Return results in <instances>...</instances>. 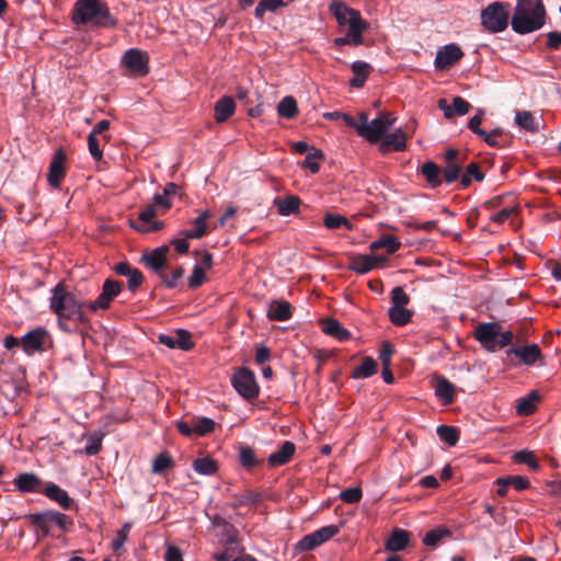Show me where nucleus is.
Here are the masks:
<instances>
[{
    "label": "nucleus",
    "instance_id": "9d476101",
    "mask_svg": "<svg viewBox=\"0 0 561 561\" xmlns=\"http://www.w3.org/2000/svg\"><path fill=\"white\" fill-rule=\"evenodd\" d=\"M340 531V528L335 525H329L324 526L309 535H306L304 538H301L297 545L296 549L299 551H310L314 548L321 546L322 543L327 542L331 538H333L337 533Z\"/></svg>",
    "mask_w": 561,
    "mask_h": 561
},
{
    "label": "nucleus",
    "instance_id": "a18cd8bd",
    "mask_svg": "<svg viewBox=\"0 0 561 561\" xmlns=\"http://www.w3.org/2000/svg\"><path fill=\"white\" fill-rule=\"evenodd\" d=\"M437 435L444 443L455 446L459 439V431L454 426L440 425L437 427Z\"/></svg>",
    "mask_w": 561,
    "mask_h": 561
},
{
    "label": "nucleus",
    "instance_id": "e2e57ef3",
    "mask_svg": "<svg viewBox=\"0 0 561 561\" xmlns=\"http://www.w3.org/2000/svg\"><path fill=\"white\" fill-rule=\"evenodd\" d=\"M110 128V122L106 119L100 121L91 130L89 135L99 136L102 138L103 142L106 144L110 140V136L105 134V131Z\"/></svg>",
    "mask_w": 561,
    "mask_h": 561
},
{
    "label": "nucleus",
    "instance_id": "864d4df0",
    "mask_svg": "<svg viewBox=\"0 0 561 561\" xmlns=\"http://www.w3.org/2000/svg\"><path fill=\"white\" fill-rule=\"evenodd\" d=\"M517 213H518V207L515 206V205H511V206L503 207L497 213H494L490 217V219L493 222L503 224L504 221H506L508 218H511L512 216L516 215Z\"/></svg>",
    "mask_w": 561,
    "mask_h": 561
},
{
    "label": "nucleus",
    "instance_id": "72a5a7b5",
    "mask_svg": "<svg viewBox=\"0 0 561 561\" xmlns=\"http://www.w3.org/2000/svg\"><path fill=\"white\" fill-rule=\"evenodd\" d=\"M168 247H160L144 256L147 265L160 272L167 261Z\"/></svg>",
    "mask_w": 561,
    "mask_h": 561
},
{
    "label": "nucleus",
    "instance_id": "774afa93",
    "mask_svg": "<svg viewBox=\"0 0 561 561\" xmlns=\"http://www.w3.org/2000/svg\"><path fill=\"white\" fill-rule=\"evenodd\" d=\"M164 561H184L183 554L180 548L174 545H168L164 554Z\"/></svg>",
    "mask_w": 561,
    "mask_h": 561
},
{
    "label": "nucleus",
    "instance_id": "7c9ffc66",
    "mask_svg": "<svg viewBox=\"0 0 561 561\" xmlns=\"http://www.w3.org/2000/svg\"><path fill=\"white\" fill-rule=\"evenodd\" d=\"M539 396L537 391H530L527 396L522 397L516 403V413L518 415H530L537 409Z\"/></svg>",
    "mask_w": 561,
    "mask_h": 561
},
{
    "label": "nucleus",
    "instance_id": "a878e982",
    "mask_svg": "<svg viewBox=\"0 0 561 561\" xmlns=\"http://www.w3.org/2000/svg\"><path fill=\"white\" fill-rule=\"evenodd\" d=\"M210 217L208 210H204L192 221V229L182 232L183 236L191 239H201L208 233L207 219Z\"/></svg>",
    "mask_w": 561,
    "mask_h": 561
},
{
    "label": "nucleus",
    "instance_id": "6ab92c4d",
    "mask_svg": "<svg viewBox=\"0 0 561 561\" xmlns=\"http://www.w3.org/2000/svg\"><path fill=\"white\" fill-rule=\"evenodd\" d=\"M435 396L444 404L449 405L455 400V386L445 377L438 376L434 379Z\"/></svg>",
    "mask_w": 561,
    "mask_h": 561
},
{
    "label": "nucleus",
    "instance_id": "1a4fd4ad",
    "mask_svg": "<svg viewBox=\"0 0 561 561\" xmlns=\"http://www.w3.org/2000/svg\"><path fill=\"white\" fill-rule=\"evenodd\" d=\"M121 62L135 77H145L149 73V55L141 49L130 48L126 50Z\"/></svg>",
    "mask_w": 561,
    "mask_h": 561
},
{
    "label": "nucleus",
    "instance_id": "dca6fc26",
    "mask_svg": "<svg viewBox=\"0 0 561 561\" xmlns=\"http://www.w3.org/2000/svg\"><path fill=\"white\" fill-rule=\"evenodd\" d=\"M437 106L444 112V116L447 119H451L455 115H466L471 107L470 103L461 96H455L453 104H448L446 99H439Z\"/></svg>",
    "mask_w": 561,
    "mask_h": 561
},
{
    "label": "nucleus",
    "instance_id": "37998d69",
    "mask_svg": "<svg viewBox=\"0 0 561 561\" xmlns=\"http://www.w3.org/2000/svg\"><path fill=\"white\" fill-rule=\"evenodd\" d=\"M192 466L196 472L205 476L214 474L218 469L217 462L209 457L197 458Z\"/></svg>",
    "mask_w": 561,
    "mask_h": 561
},
{
    "label": "nucleus",
    "instance_id": "ddd939ff",
    "mask_svg": "<svg viewBox=\"0 0 561 561\" xmlns=\"http://www.w3.org/2000/svg\"><path fill=\"white\" fill-rule=\"evenodd\" d=\"M463 159L457 149H448L445 153V167L443 176L445 182L453 183L459 179Z\"/></svg>",
    "mask_w": 561,
    "mask_h": 561
},
{
    "label": "nucleus",
    "instance_id": "2f4dec72",
    "mask_svg": "<svg viewBox=\"0 0 561 561\" xmlns=\"http://www.w3.org/2000/svg\"><path fill=\"white\" fill-rule=\"evenodd\" d=\"M421 173L433 188L438 187L443 182L440 168L432 161H427L422 165Z\"/></svg>",
    "mask_w": 561,
    "mask_h": 561
},
{
    "label": "nucleus",
    "instance_id": "9b49d317",
    "mask_svg": "<svg viewBox=\"0 0 561 561\" xmlns=\"http://www.w3.org/2000/svg\"><path fill=\"white\" fill-rule=\"evenodd\" d=\"M122 283L113 279H106L102 286V291L99 297L88 304V308L91 311L99 309H107L111 306L112 300L119 295L122 291Z\"/></svg>",
    "mask_w": 561,
    "mask_h": 561
},
{
    "label": "nucleus",
    "instance_id": "20e7f679",
    "mask_svg": "<svg viewBox=\"0 0 561 561\" xmlns=\"http://www.w3.org/2000/svg\"><path fill=\"white\" fill-rule=\"evenodd\" d=\"M72 21L76 24L91 23L105 28L117 25V20L111 14L108 7L100 0H78L75 4Z\"/></svg>",
    "mask_w": 561,
    "mask_h": 561
},
{
    "label": "nucleus",
    "instance_id": "bb28decb",
    "mask_svg": "<svg viewBox=\"0 0 561 561\" xmlns=\"http://www.w3.org/2000/svg\"><path fill=\"white\" fill-rule=\"evenodd\" d=\"M410 541V533L404 529L396 528L385 543L388 551L397 552L403 550Z\"/></svg>",
    "mask_w": 561,
    "mask_h": 561
},
{
    "label": "nucleus",
    "instance_id": "7ed1b4c3",
    "mask_svg": "<svg viewBox=\"0 0 561 561\" xmlns=\"http://www.w3.org/2000/svg\"><path fill=\"white\" fill-rule=\"evenodd\" d=\"M546 23V9L542 0H517L511 25L517 34H529L540 30Z\"/></svg>",
    "mask_w": 561,
    "mask_h": 561
},
{
    "label": "nucleus",
    "instance_id": "f257e3e1",
    "mask_svg": "<svg viewBox=\"0 0 561 561\" xmlns=\"http://www.w3.org/2000/svg\"><path fill=\"white\" fill-rule=\"evenodd\" d=\"M329 11L340 27H348L344 36L334 38V46H359L364 43L363 34L368 30L369 24L363 20L358 10L348 7L341 0H333L329 5Z\"/></svg>",
    "mask_w": 561,
    "mask_h": 561
},
{
    "label": "nucleus",
    "instance_id": "b1692460",
    "mask_svg": "<svg viewBox=\"0 0 561 561\" xmlns=\"http://www.w3.org/2000/svg\"><path fill=\"white\" fill-rule=\"evenodd\" d=\"M273 204L280 216H289L299 213L301 201L296 195H287L285 197H276Z\"/></svg>",
    "mask_w": 561,
    "mask_h": 561
},
{
    "label": "nucleus",
    "instance_id": "49530a36",
    "mask_svg": "<svg viewBox=\"0 0 561 561\" xmlns=\"http://www.w3.org/2000/svg\"><path fill=\"white\" fill-rule=\"evenodd\" d=\"M513 460L517 463H525L533 470H538L540 465L537 457L530 450L524 449L514 454Z\"/></svg>",
    "mask_w": 561,
    "mask_h": 561
},
{
    "label": "nucleus",
    "instance_id": "5fc2aeb1",
    "mask_svg": "<svg viewBox=\"0 0 561 561\" xmlns=\"http://www.w3.org/2000/svg\"><path fill=\"white\" fill-rule=\"evenodd\" d=\"M206 280V271L201 265H195L192 275L188 277V286L198 288Z\"/></svg>",
    "mask_w": 561,
    "mask_h": 561
},
{
    "label": "nucleus",
    "instance_id": "69168bd1",
    "mask_svg": "<svg viewBox=\"0 0 561 561\" xmlns=\"http://www.w3.org/2000/svg\"><path fill=\"white\" fill-rule=\"evenodd\" d=\"M102 448V436H90L84 448L87 455H96Z\"/></svg>",
    "mask_w": 561,
    "mask_h": 561
},
{
    "label": "nucleus",
    "instance_id": "bf43d9fd",
    "mask_svg": "<svg viewBox=\"0 0 561 561\" xmlns=\"http://www.w3.org/2000/svg\"><path fill=\"white\" fill-rule=\"evenodd\" d=\"M32 522L39 527L44 534H48L49 525L51 524L50 512L32 515Z\"/></svg>",
    "mask_w": 561,
    "mask_h": 561
},
{
    "label": "nucleus",
    "instance_id": "f3484780",
    "mask_svg": "<svg viewBox=\"0 0 561 561\" xmlns=\"http://www.w3.org/2000/svg\"><path fill=\"white\" fill-rule=\"evenodd\" d=\"M159 342L169 348H180L188 351L193 347L190 332L185 330H179L174 335L160 334L158 337Z\"/></svg>",
    "mask_w": 561,
    "mask_h": 561
},
{
    "label": "nucleus",
    "instance_id": "473e14b6",
    "mask_svg": "<svg viewBox=\"0 0 561 561\" xmlns=\"http://www.w3.org/2000/svg\"><path fill=\"white\" fill-rule=\"evenodd\" d=\"M378 259L371 255H356L352 257L350 268L359 274H365L377 266Z\"/></svg>",
    "mask_w": 561,
    "mask_h": 561
},
{
    "label": "nucleus",
    "instance_id": "c85d7f7f",
    "mask_svg": "<svg viewBox=\"0 0 561 561\" xmlns=\"http://www.w3.org/2000/svg\"><path fill=\"white\" fill-rule=\"evenodd\" d=\"M41 483V480L34 473H21L14 479V485L21 492H36Z\"/></svg>",
    "mask_w": 561,
    "mask_h": 561
},
{
    "label": "nucleus",
    "instance_id": "412c9836",
    "mask_svg": "<svg viewBox=\"0 0 561 561\" xmlns=\"http://www.w3.org/2000/svg\"><path fill=\"white\" fill-rule=\"evenodd\" d=\"M508 354H514L527 366L534 365L541 358V351L537 344L512 347Z\"/></svg>",
    "mask_w": 561,
    "mask_h": 561
},
{
    "label": "nucleus",
    "instance_id": "680f3d73",
    "mask_svg": "<svg viewBox=\"0 0 561 561\" xmlns=\"http://www.w3.org/2000/svg\"><path fill=\"white\" fill-rule=\"evenodd\" d=\"M323 158V153L320 150L313 149L312 153H308L304 161V167L309 169L312 173H317L320 169L317 159Z\"/></svg>",
    "mask_w": 561,
    "mask_h": 561
},
{
    "label": "nucleus",
    "instance_id": "ea45409f",
    "mask_svg": "<svg viewBox=\"0 0 561 561\" xmlns=\"http://www.w3.org/2000/svg\"><path fill=\"white\" fill-rule=\"evenodd\" d=\"M388 313L390 321L396 325H405L412 318V311L407 307H390Z\"/></svg>",
    "mask_w": 561,
    "mask_h": 561
},
{
    "label": "nucleus",
    "instance_id": "4d7b16f0",
    "mask_svg": "<svg viewBox=\"0 0 561 561\" xmlns=\"http://www.w3.org/2000/svg\"><path fill=\"white\" fill-rule=\"evenodd\" d=\"M363 492L360 488H350L346 490H343L340 493V499L348 504H355L358 503L362 500Z\"/></svg>",
    "mask_w": 561,
    "mask_h": 561
},
{
    "label": "nucleus",
    "instance_id": "4be33fe9",
    "mask_svg": "<svg viewBox=\"0 0 561 561\" xmlns=\"http://www.w3.org/2000/svg\"><path fill=\"white\" fill-rule=\"evenodd\" d=\"M236 112V102L231 96L220 98L214 106V117L216 123H225Z\"/></svg>",
    "mask_w": 561,
    "mask_h": 561
},
{
    "label": "nucleus",
    "instance_id": "aec40b11",
    "mask_svg": "<svg viewBox=\"0 0 561 561\" xmlns=\"http://www.w3.org/2000/svg\"><path fill=\"white\" fill-rule=\"evenodd\" d=\"M407 147V136L405 133L399 128L394 130L390 135H385L382 141L380 144V151L382 153H387L391 150L393 151H403Z\"/></svg>",
    "mask_w": 561,
    "mask_h": 561
},
{
    "label": "nucleus",
    "instance_id": "5701e85b",
    "mask_svg": "<svg viewBox=\"0 0 561 561\" xmlns=\"http://www.w3.org/2000/svg\"><path fill=\"white\" fill-rule=\"evenodd\" d=\"M114 271L122 276H126L128 278V288L130 290L137 289L144 282V276L140 271L131 267L126 262H119L114 266Z\"/></svg>",
    "mask_w": 561,
    "mask_h": 561
},
{
    "label": "nucleus",
    "instance_id": "6e6552de",
    "mask_svg": "<svg viewBox=\"0 0 561 561\" xmlns=\"http://www.w3.org/2000/svg\"><path fill=\"white\" fill-rule=\"evenodd\" d=\"M231 383L236 391L247 400L256 399L259 396L260 387L256 382L255 375L245 367L238 368L234 371Z\"/></svg>",
    "mask_w": 561,
    "mask_h": 561
},
{
    "label": "nucleus",
    "instance_id": "4c0bfd02",
    "mask_svg": "<svg viewBox=\"0 0 561 561\" xmlns=\"http://www.w3.org/2000/svg\"><path fill=\"white\" fill-rule=\"evenodd\" d=\"M401 247V243L398 241V239L391 234H385L380 239L374 241L370 245V249L373 251L379 250V249H386L388 254H392L397 252Z\"/></svg>",
    "mask_w": 561,
    "mask_h": 561
},
{
    "label": "nucleus",
    "instance_id": "603ef678",
    "mask_svg": "<svg viewBox=\"0 0 561 561\" xmlns=\"http://www.w3.org/2000/svg\"><path fill=\"white\" fill-rule=\"evenodd\" d=\"M194 434L197 436H205L215 430V422L208 417H201L194 421Z\"/></svg>",
    "mask_w": 561,
    "mask_h": 561
},
{
    "label": "nucleus",
    "instance_id": "c03bdc74",
    "mask_svg": "<svg viewBox=\"0 0 561 561\" xmlns=\"http://www.w3.org/2000/svg\"><path fill=\"white\" fill-rule=\"evenodd\" d=\"M481 139H483L491 147H503L505 145L504 133L501 128H495L491 131H480Z\"/></svg>",
    "mask_w": 561,
    "mask_h": 561
},
{
    "label": "nucleus",
    "instance_id": "f03ea898",
    "mask_svg": "<svg viewBox=\"0 0 561 561\" xmlns=\"http://www.w3.org/2000/svg\"><path fill=\"white\" fill-rule=\"evenodd\" d=\"M88 304L78 299L75 294L69 291L64 283H58L53 289L49 298V308L57 316L58 324L65 329V320L85 323L88 318L83 308Z\"/></svg>",
    "mask_w": 561,
    "mask_h": 561
},
{
    "label": "nucleus",
    "instance_id": "79ce46f5",
    "mask_svg": "<svg viewBox=\"0 0 561 561\" xmlns=\"http://www.w3.org/2000/svg\"><path fill=\"white\" fill-rule=\"evenodd\" d=\"M484 179V174L481 172L480 167L476 162H471L467 168L465 174L460 179L462 187H468L472 180L481 182Z\"/></svg>",
    "mask_w": 561,
    "mask_h": 561
},
{
    "label": "nucleus",
    "instance_id": "cd10ccee",
    "mask_svg": "<svg viewBox=\"0 0 561 561\" xmlns=\"http://www.w3.org/2000/svg\"><path fill=\"white\" fill-rule=\"evenodd\" d=\"M267 317L273 321H287L291 318V306L287 301H272L267 310Z\"/></svg>",
    "mask_w": 561,
    "mask_h": 561
},
{
    "label": "nucleus",
    "instance_id": "423d86ee",
    "mask_svg": "<svg viewBox=\"0 0 561 561\" xmlns=\"http://www.w3.org/2000/svg\"><path fill=\"white\" fill-rule=\"evenodd\" d=\"M480 19L483 31L492 34L504 32L511 21V4L494 1L481 11Z\"/></svg>",
    "mask_w": 561,
    "mask_h": 561
},
{
    "label": "nucleus",
    "instance_id": "8fccbe9b",
    "mask_svg": "<svg viewBox=\"0 0 561 561\" xmlns=\"http://www.w3.org/2000/svg\"><path fill=\"white\" fill-rule=\"evenodd\" d=\"M239 460L240 463L248 469H252L259 463L254 450L249 446H241L239 448Z\"/></svg>",
    "mask_w": 561,
    "mask_h": 561
},
{
    "label": "nucleus",
    "instance_id": "c9c22d12",
    "mask_svg": "<svg viewBox=\"0 0 561 561\" xmlns=\"http://www.w3.org/2000/svg\"><path fill=\"white\" fill-rule=\"evenodd\" d=\"M322 331L340 341H345L350 337V332L345 330L337 320L325 319L322 321Z\"/></svg>",
    "mask_w": 561,
    "mask_h": 561
},
{
    "label": "nucleus",
    "instance_id": "4468645a",
    "mask_svg": "<svg viewBox=\"0 0 561 561\" xmlns=\"http://www.w3.org/2000/svg\"><path fill=\"white\" fill-rule=\"evenodd\" d=\"M463 56V51L456 44H448L440 48L435 58V67L437 69H446L457 61H459Z\"/></svg>",
    "mask_w": 561,
    "mask_h": 561
},
{
    "label": "nucleus",
    "instance_id": "de8ad7c7",
    "mask_svg": "<svg viewBox=\"0 0 561 561\" xmlns=\"http://www.w3.org/2000/svg\"><path fill=\"white\" fill-rule=\"evenodd\" d=\"M287 3L284 0H261L255 8V16L257 19H263L265 12H274L278 8L286 5Z\"/></svg>",
    "mask_w": 561,
    "mask_h": 561
},
{
    "label": "nucleus",
    "instance_id": "09e8293b",
    "mask_svg": "<svg viewBox=\"0 0 561 561\" xmlns=\"http://www.w3.org/2000/svg\"><path fill=\"white\" fill-rule=\"evenodd\" d=\"M515 123L528 131H536L538 129L534 115L527 111L517 112Z\"/></svg>",
    "mask_w": 561,
    "mask_h": 561
},
{
    "label": "nucleus",
    "instance_id": "e433bc0d",
    "mask_svg": "<svg viewBox=\"0 0 561 561\" xmlns=\"http://www.w3.org/2000/svg\"><path fill=\"white\" fill-rule=\"evenodd\" d=\"M377 371V363L371 357H365L360 365L355 367L352 373V377L359 379V378H368L376 374Z\"/></svg>",
    "mask_w": 561,
    "mask_h": 561
},
{
    "label": "nucleus",
    "instance_id": "a211bd4d",
    "mask_svg": "<svg viewBox=\"0 0 561 561\" xmlns=\"http://www.w3.org/2000/svg\"><path fill=\"white\" fill-rule=\"evenodd\" d=\"M156 206L149 205L139 213L140 225L131 224V227L140 232H152L163 228L162 221H152L156 216Z\"/></svg>",
    "mask_w": 561,
    "mask_h": 561
},
{
    "label": "nucleus",
    "instance_id": "6e6d98bb",
    "mask_svg": "<svg viewBox=\"0 0 561 561\" xmlns=\"http://www.w3.org/2000/svg\"><path fill=\"white\" fill-rule=\"evenodd\" d=\"M391 307H407L410 302V297L405 294L402 287H394L391 291Z\"/></svg>",
    "mask_w": 561,
    "mask_h": 561
},
{
    "label": "nucleus",
    "instance_id": "2eb2a0df",
    "mask_svg": "<svg viewBox=\"0 0 561 561\" xmlns=\"http://www.w3.org/2000/svg\"><path fill=\"white\" fill-rule=\"evenodd\" d=\"M65 161H66V153L64 150L59 149L57 150L49 164L48 175L47 180L51 187H59L61 181L65 178Z\"/></svg>",
    "mask_w": 561,
    "mask_h": 561
},
{
    "label": "nucleus",
    "instance_id": "052dcab7",
    "mask_svg": "<svg viewBox=\"0 0 561 561\" xmlns=\"http://www.w3.org/2000/svg\"><path fill=\"white\" fill-rule=\"evenodd\" d=\"M448 530H442V529H432L426 533V535L423 538V543L426 546L434 547L438 543V541L445 536L448 535Z\"/></svg>",
    "mask_w": 561,
    "mask_h": 561
},
{
    "label": "nucleus",
    "instance_id": "f704fd0d",
    "mask_svg": "<svg viewBox=\"0 0 561 561\" xmlns=\"http://www.w3.org/2000/svg\"><path fill=\"white\" fill-rule=\"evenodd\" d=\"M354 72V78L350 81L351 87L362 88L364 87L366 79L370 72V66L364 61H354L351 66Z\"/></svg>",
    "mask_w": 561,
    "mask_h": 561
},
{
    "label": "nucleus",
    "instance_id": "393cba45",
    "mask_svg": "<svg viewBox=\"0 0 561 561\" xmlns=\"http://www.w3.org/2000/svg\"><path fill=\"white\" fill-rule=\"evenodd\" d=\"M296 450L295 444L286 440L282 446L268 457V463L272 467H279L289 462Z\"/></svg>",
    "mask_w": 561,
    "mask_h": 561
},
{
    "label": "nucleus",
    "instance_id": "f8f14e48",
    "mask_svg": "<svg viewBox=\"0 0 561 561\" xmlns=\"http://www.w3.org/2000/svg\"><path fill=\"white\" fill-rule=\"evenodd\" d=\"M49 334L46 329L38 327L30 332H27L22 339H21V345L23 351L31 355L36 352H43L44 345L46 341L48 340Z\"/></svg>",
    "mask_w": 561,
    "mask_h": 561
},
{
    "label": "nucleus",
    "instance_id": "c756f323",
    "mask_svg": "<svg viewBox=\"0 0 561 561\" xmlns=\"http://www.w3.org/2000/svg\"><path fill=\"white\" fill-rule=\"evenodd\" d=\"M44 493L48 499L57 502L64 510L70 508L72 500L69 497L68 493L57 484L49 483Z\"/></svg>",
    "mask_w": 561,
    "mask_h": 561
},
{
    "label": "nucleus",
    "instance_id": "a19ab883",
    "mask_svg": "<svg viewBox=\"0 0 561 561\" xmlns=\"http://www.w3.org/2000/svg\"><path fill=\"white\" fill-rule=\"evenodd\" d=\"M324 226L328 229H340L344 227L346 230L351 231L353 230V225L348 221V219L342 215L339 214H331L328 213L324 216Z\"/></svg>",
    "mask_w": 561,
    "mask_h": 561
},
{
    "label": "nucleus",
    "instance_id": "58836bf2",
    "mask_svg": "<svg viewBox=\"0 0 561 561\" xmlns=\"http://www.w3.org/2000/svg\"><path fill=\"white\" fill-rule=\"evenodd\" d=\"M277 113L284 118H294L298 113L297 102L293 96H285L277 105Z\"/></svg>",
    "mask_w": 561,
    "mask_h": 561
},
{
    "label": "nucleus",
    "instance_id": "338daca9",
    "mask_svg": "<svg viewBox=\"0 0 561 561\" xmlns=\"http://www.w3.org/2000/svg\"><path fill=\"white\" fill-rule=\"evenodd\" d=\"M507 478H508L511 485L517 491L526 490L530 485V482H529L528 478H526V477L512 476V477H507Z\"/></svg>",
    "mask_w": 561,
    "mask_h": 561
},
{
    "label": "nucleus",
    "instance_id": "13d9d810",
    "mask_svg": "<svg viewBox=\"0 0 561 561\" xmlns=\"http://www.w3.org/2000/svg\"><path fill=\"white\" fill-rule=\"evenodd\" d=\"M172 466L171 457L162 453L159 456L156 457L152 463V472L154 473H161L164 470L169 469Z\"/></svg>",
    "mask_w": 561,
    "mask_h": 561
},
{
    "label": "nucleus",
    "instance_id": "0e129e2a",
    "mask_svg": "<svg viewBox=\"0 0 561 561\" xmlns=\"http://www.w3.org/2000/svg\"><path fill=\"white\" fill-rule=\"evenodd\" d=\"M129 530H130V524L129 523H126L123 525V527L117 531V535H116V538L115 540L113 541V548L115 550H118L121 549L125 541L127 540V537H128V534H129Z\"/></svg>",
    "mask_w": 561,
    "mask_h": 561
},
{
    "label": "nucleus",
    "instance_id": "0eeeda50",
    "mask_svg": "<svg viewBox=\"0 0 561 561\" xmlns=\"http://www.w3.org/2000/svg\"><path fill=\"white\" fill-rule=\"evenodd\" d=\"M397 117L393 113L385 112L373 121H368V116L362 113V125L358 127V135L371 144L381 140L387 131L396 123Z\"/></svg>",
    "mask_w": 561,
    "mask_h": 561
},
{
    "label": "nucleus",
    "instance_id": "39448f33",
    "mask_svg": "<svg viewBox=\"0 0 561 561\" xmlns=\"http://www.w3.org/2000/svg\"><path fill=\"white\" fill-rule=\"evenodd\" d=\"M473 336L488 352L510 345L514 337L512 331H502V327L497 322L479 323L474 329Z\"/></svg>",
    "mask_w": 561,
    "mask_h": 561
},
{
    "label": "nucleus",
    "instance_id": "3c124183",
    "mask_svg": "<svg viewBox=\"0 0 561 561\" xmlns=\"http://www.w3.org/2000/svg\"><path fill=\"white\" fill-rule=\"evenodd\" d=\"M102 144L104 142L101 137L94 135L88 136L89 152L96 162H102L103 160Z\"/></svg>",
    "mask_w": 561,
    "mask_h": 561
}]
</instances>
